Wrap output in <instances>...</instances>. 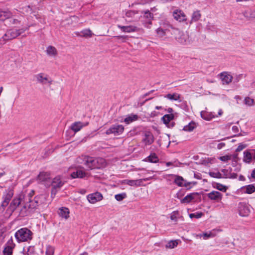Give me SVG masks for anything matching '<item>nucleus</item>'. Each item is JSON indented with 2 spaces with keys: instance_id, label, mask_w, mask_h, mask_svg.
<instances>
[{
  "instance_id": "1",
  "label": "nucleus",
  "mask_w": 255,
  "mask_h": 255,
  "mask_svg": "<svg viewBox=\"0 0 255 255\" xmlns=\"http://www.w3.org/2000/svg\"><path fill=\"white\" fill-rule=\"evenodd\" d=\"M15 237L19 243L28 242L32 238V232L26 228H23L17 231L15 233Z\"/></svg>"
},
{
  "instance_id": "2",
  "label": "nucleus",
  "mask_w": 255,
  "mask_h": 255,
  "mask_svg": "<svg viewBox=\"0 0 255 255\" xmlns=\"http://www.w3.org/2000/svg\"><path fill=\"white\" fill-rule=\"evenodd\" d=\"M29 27L30 26L26 28H21L20 29H9L7 30L2 37L1 39L5 42L7 41L15 38L20 34L23 33L25 30L28 29Z\"/></svg>"
},
{
  "instance_id": "3",
  "label": "nucleus",
  "mask_w": 255,
  "mask_h": 255,
  "mask_svg": "<svg viewBox=\"0 0 255 255\" xmlns=\"http://www.w3.org/2000/svg\"><path fill=\"white\" fill-rule=\"evenodd\" d=\"M243 161L248 164L255 162V149H248L243 152Z\"/></svg>"
},
{
  "instance_id": "4",
  "label": "nucleus",
  "mask_w": 255,
  "mask_h": 255,
  "mask_svg": "<svg viewBox=\"0 0 255 255\" xmlns=\"http://www.w3.org/2000/svg\"><path fill=\"white\" fill-rule=\"evenodd\" d=\"M195 159L198 160V163L205 166H210L216 162V160L215 157H209L207 155L201 154L198 155L195 157Z\"/></svg>"
},
{
  "instance_id": "5",
  "label": "nucleus",
  "mask_w": 255,
  "mask_h": 255,
  "mask_svg": "<svg viewBox=\"0 0 255 255\" xmlns=\"http://www.w3.org/2000/svg\"><path fill=\"white\" fill-rule=\"evenodd\" d=\"M124 131V127L123 126L118 124L112 125L106 131V134L109 135L114 134L115 135L121 134Z\"/></svg>"
},
{
  "instance_id": "6",
  "label": "nucleus",
  "mask_w": 255,
  "mask_h": 255,
  "mask_svg": "<svg viewBox=\"0 0 255 255\" xmlns=\"http://www.w3.org/2000/svg\"><path fill=\"white\" fill-rule=\"evenodd\" d=\"M173 18L180 22H186L187 17L184 11L180 9H175L172 12Z\"/></svg>"
},
{
  "instance_id": "7",
  "label": "nucleus",
  "mask_w": 255,
  "mask_h": 255,
  "mask_svg": "<svg viewBox=\"0 0 255 255\" xmlns=\"http://www.w3.org/2000/svg\"><path fill=\"white\" fill-rule=\"evenodd\" d=\"M63 184V183H62L61 178L59 176H57L53 179L51 184L52 187L51 191V196L52 198H54L55 194H56V189L61 187Z\"/></svg>"
},
{
  "instance_id": "8",
  "label": "nucleus",
  "mask_w": 255,
  "mask_h": 255,
  "mask_svg": "<svg viewBox=\"0 0 255 255\" xmlns=\"http://www.w3.org/2000/svg\"><path fill=\"white\" fill-rule=\"evenodd\" d=\"M148 178H144L136 180H128L125 179L121 181V183L123 184H127L130 186L138 187L142 185L143 181H147Z\"/></svg>"
},
{
  "instance_id": "9",
  "label": "nucleus",
  "mask_w": 255,
  "mask_h": 255,
  "mask_svg": "<svg viewBox=\"0 0 255 255\" xmlns=\"http://www.w3.org/2000/svg\"><path fill=\"white\" fill-rule=\"evenodd\" d=\"M14 192L12 189L8 188L6 189L3 195V200L1 203V206L5 207L8 204L9 201L13 196Z\"/></svg>"
},
{
  "instance_id": "10",
  "label": "nucleus",
  "mask_w": 255,
  "mask_h": 255,
  "mask_svg": "<svg viewBox=\"0 0 255 255\" xmlns=\"http://www.w3.org/2000/svg\"><path fill=\"white\" fill-rule=\"evenodd\" d=\"M87 200L91 204H95L98 202L101 201L103 198L102 194L98 192H96L89 194L87 197Z\"/></svg>"
},
{
  "instance_id": "11",
  "label": "nucleus",
  "mask_w": 255,
  "mask_h": 255,
  "mask_svg": "<svg viewBox=\"0 0 255 255\" xmlns=\"http://www.w3.org/2000/svg\"><path fill=\"white\" fill-rule=\"evenodd\" d=\"M209 199L215 202H220L223 198V195L217 191H212L207 194Z\"/></svg>"
},
{
  "instance_id": "12",
  "label": "nucleus",
  "mask_w": 255,
  "mask_h": 255,
  "mask_svg": "<svg viewBox=\"0 0 255 255\" xmlns=\"http://www.w3.org/2000/svg\"><path fill=\"white\" fill-rule=\"evenodd\" d=\"M35 78L38 82L42 84H45L46 83L51 84L52 82L51 79L47 75L43 73H40L36 75Z\"/></svg>"
},
{
  "instance_id": "13",
  "label": "nucleus",
  "mask_w": 255,
  "mask_h": 255,
  "mask_svg": "<svg viewBox=\"0 0 255 255\" xmlns=\"http://www.w3.org/2000/svg\"><path fill=\"white\" fill-rule=\"evenodd\" d=\"M219 76L223 84H229L233 80L232 74L228 72H223L219 75Z\"/></svg>"
},
{
  "instance_id": "14",
  "label": "nucleus",
  "mask_w": 255,
  "mask_h": 255,
  "mask_svg": "<svg viewBox=\"0 0 255 255\" xmlns=\"http://www.w3.org/2000/svg\"><path fill=\"white\" fill-rule=\"evenodd\" d=\"M15 247L12 240H9L5 245V247L3 251V255H12L13 249Z\"/></svg>"
},
{
  "instance_id": "15",
  "label": "nucleus",
  "mask_w": 255,
  "mask_h": 255,
  "mask_svg": "<svg viewBox=\"0 0 255 255\" xmlns=\"http://www.w3.org/2000/svg\"><path fill=\"white\" fill-rule=\"evenodd\" d=\"M95 160L96 158L90 156H84L83 161L84 164L89 169H95Z\"/></svg>"
},
{
  "instance_id": "16",
  "label": "nucleus",
  "mask_w": 255,
  "mask_h": 255,
  "mask_svg": "<svg viewBox=\"0 0 255 255\" xmlns=\"http://www.w3.org/2000/svg\"><path fill=\"white\" fill-rule=\"evenodd\" d=\"M88 122L82 123L81 122H76L71 125L70 128L73 131L77 132L80 131L83 127L88 126Z\"/></svg>"
},
{
  "instance_id": "17",
  "label": "nucleus",
  "mask_w": 255,
  "mask_h": 255,
  "mask_svg": "<svg viewBox=\"0 0 255 255\" xmlns=\"http://www.w3.org/2000/svg\"><path fill=\"white\" fill-rule=\"evenodd\" d=\"M58 214L60 217L67 220L70 217L69 209L66 207H61L58 210Z\"/></svg>"
},
{
  "instance_id": "18",
  "label": "nucleus",
  "mask_w": 255,
  "mask_h": 255,
  "mask_svg": "<svg viewBox=\"0 0 255 255\" xmlns=\"http://www.w3.org/2000/svg\"><path fill=\"white\" fill-rule=\"evenodd\" d=\"M89 174L88 172H85L83 170H77L76 171L73 172L71 174V177L72 178H82L85 177H89Z\"/></svg>"
},
{
  "instance_id": "19",
  "label": "nucleus",
  "mask_w": 255,
  "mask_h": 255,
  "mask_svg": "<svg viewBox=\"0 0 255 255\" xmlns=\"http://www.w3.org/2000/svg\"><path fill=\"white\" fill-rule=\"evenodd\" d=\"M21 202L20 198H14L8 208V210L10 212H13L18 207Z\"/></svg>"
},
{
  "instance_id": "20",
  "label": "nucleus",
  "mask_w": 255,
  "mask_h": 255,
  "mask_svg": "<svg viewBox=\"0 0 255 255\" xmlns=\"http://www.w3.org/2000/svg\"><path fill=\"white\" fill-rule=\"evenodd\" d=\"M45 52L48 56L52 58H55L58 55L57 49L51 45H49L46 47Z\"/></svg>"
},
{
  "instance_id": "21",
  "label": "nucleus",
  "mask_w": 255,
  "mask_h": 255,
  "mask_svg": "<svg viewBox=\"0 0 255 255\" xmlns=\"http://www.w3.org/2000/svg\"><path fill=\"white\" fill-rule=\"evenodd\" d=\"M172 176L174 179V183L175 184L180 187H187L188 185L182 177L176 175H173Z\"/></svg>"
},
{
  "instance_id": "22",
  "label": "nucleus",
  "mask_w": 255,
  "mask_h": 255,
  "mask_svg": "<svg viewBox=\"0 0 255 255\" xmlns=\"http://www.w3.org/2000/svg\"><path fill=\"white\" fill-rule=\"evenodd\" d=\"M118 27L121 29L123 32L126 33L133 32L137 30V28L134 25L122 26L118 25Z\"/></svg>"
},
{
  "instance_id": "23",
  "label": "nucleus",
  "mask_w": 255,
  "mask_h": 255,
  "mask_svg": "<svg viewBox=\"0 0 255 255\" xmlns=\"http://www.w3.org/2000/svg\"><path fill=\"white\" fill-rule=\"evenodd\" d=\"M200 114L201 118L206 121H210L213 118L218 117L217 116L214 115L213 113L208 112L206 111H201Z\"/></svg>"
},
{
  "instance_id": "24",
  "label": "nucleus",
  "mask_w": 255,
  "mask_h": 255,
  "mask_svg": "<svg viewBox=\"0 0 255 255\" xmlns=\"http://www.w3.org/2000/svg\"><path fill=\"white\" fill-rule=\"evenodd\" d=\"M143 140L146 145L152 144L154 141V137L152 133L149 131L146 132Z\"/></svg>"
},
{
  "instance_id": "25",
  "label": "nucleus",
  "mask_w": 255,
  "mask_h": 255,
  "mask_svg": "<svg viewBox=\"0 0 255 255\" xmlns=\"http://www.w3.org/2000/svg\"><path fill=\"white\" fill-rule=\"evenodd\" d=\"M75 34L78 36L91 37L93 33L90 29H85L81 31L75 32Z\"/></svg>"
},
{
  "instance_id": "26",
  "label": "nucleus",
  "mask_w": 255,
  "mask_h": 255,
  "mask_svg": "<svg viewBox=\"0 0 255 255\" xmlns=\"http://www.w3.org/2000/svg\"><path fill=\"white\" fill-rule=\"evenodd\" d=\"M12 16V13L8 9H0V20H4L10 18Z\"/></svg>"
},
{
  "instance_id": "27",
  "label": "nucleus",
  "mask_w": 255,
  "mask_h": 255,
  "mask_svg": "<svg viewBox=\"0 0 255 255\" xmlns=\"http://www.w3.org/2000/svg\"><path fill=\"white\" fill-rule=\"evenodd\" d=\"M50 179V173L47 172H41L37 176V179L40 182H44Z\"/></svg>"
},
{
  "instance_id": "28",
  "label": "nucleus",
  "mask_w": 255,
  "mask_h": 255,
  "mask_svg": "<svg viewBox=\"0 0 255 255\" xmlns=\"http://www.w3.org/2000/svg\"><path fill=\"white\" fill-rule=\"evenodd\" d=\"M107 162L106 160L103 158H96L95 169H100L106 167Z\"/></svg>"
},
{
  "instance_id": "29",
  "label": "nucleus",
  "mask_w": 255,
  "mask_h": 255,
  "mask_svg": "<svg viewBox=\"0 0 255 255\" xmlns=\"http://www.w3.org/2000/svg\"><path fill=\"white\" fill-rule=\"evenodd\" d=\"M212 186L213 188L223 192H226L228 190V187L219 183L213 182L212 183Z\"/></svg>"
},
{
  "instance_id": "30",
  "label": "nucleus",
  "mask_w": 255,
  "mask_h": 255,
  "mask_svg": "<svg viewBox=\"0 0 255 255\" xmlns=\"http://www.w3.org/2000/svg\"><path fill=\"white\" fill-rule=\"evenodd\" d=\"M241 190L244 193L252 194L255 192V186L253 184H250L242 187L241 188Z\"/></svg>"
},
{
  "instance_id": "31",
  "label": "nucleus",
  "mask_w": 255,
  "mask_h": 255,
  "mask_svg": "<svg viewBox=\"0 0 255 255\" xmlns=\"http://www.w3.org/2000/svg\"><path fill=\"white\" fill-rule=\"evenodd\" d=\"M138 116L136 115L130 114L127 116V117L124 119V122L127 125H128L133 122L138 120Z\"/></svg>"
},
{
  "instance_id": "32",
  "label": "nucleus",
  "mask_w": 255,
  "mask_h": 255,
  "mask_svg": "<svg viewBox=\"0 0 255 255\" xmlns=\"http://www.w3.org/2000/svg\"><path fill=\"white\" fill-rule=\"evenodd\" d=\"M250 212L248 206L245 205H242L239 207V214L241 216H248Z\"/></svg>"
},
{
  "instance_id": "33",
  "label": "nucleus",
  "mask_w": 255,
  "mask_h": 255,
  "mask_svg": "<svg viewBox=\"0 0 255 255\" xmlns=\"http://www.w3.org/2000/svg\"><path fill=\"white\" fill-rule=\"evenodd\" d=\"M198 124L195 122L192 121L188 125L184 127L183 129L184 131L190 132L197 128Z\"/></svg>"
},
{
  "instance_id": "34",
  "label": "nucleus",
  "mask_w": 255,
  "mask_h": 255,
  "mask_svg": "<svg viewBox=\"0 0 255 255\" xmlns=\"http://www.w3.org/2000/svg\"><path fill=\"white\" fill-rule=\"evenodd\" d=\"M164 98H166L171 101H178L179 102L181 101L180 99V95L176 93H174L173 94H168L164 96Z\"/></svg>"
},
{
  "instance_id": "35",
  "label": "nucleus",
  "mask_w": 255,
  "mask_h": 255,
  "mask_svg": "<svg viewBox=\"0 0 255 255\" xmlns=\"http://www.w3.org/2000/svg\"><path fill=\"white\" fill-rule=\"evenodd\" d=\"M201 17V14L199 10H196L193 12L191 16V19L190 21V23L191 24L193 22H197Z\"/></svg>"
},
{
  "instance_id": "36",
  "label": "nucleus",
  "mask_w": 255,
  "mask_h": 255,
  "mask_svg": "<svg viewBox=\"0 0 255 255\" xmlns=\"http://www.w3.org/2000/svg\"><path fill=\"white\" fill-rule=\"evenodd\" d=\"M145 161H148L152 163L158 162L159 159L158 156L155 153H152L147 157L144 160Z\"/></svg>"
},
{
  "instance_id": "37",
  "label": "nucleus",
  "mask_w": 255,
  "mask_h": 255,
  "mask_svg": "<svg viewBox=\"0 0 255 255\" xmlns=\"http://www.w3.org/2000/svg\"><path fill=\"white\" fill-rule=\"evenodd\" d=\"M244 16L249 19L255 18V11L252 10H246L243 13Z\"/></svg>"
},
{
  "instance_id": "38",
  "label": "nucleus",
  "mask_w": 255,
  "mask_h": 255,
  "mask_svg": "<svg viewBox=\"0 0 255 255\" xmlns=\"http://www.w3.org/2000/svg\"><path fill=\"white\" fill-rule=\"evenodd\" d=\"M216 236L215 231L213 230L209 232H206L200 235V237H202L204 240H207L210 238H213Z\"/></svg>"
},
{
  "instance_id": "39",
  "label": "nucleus",
  "mask_w": 255,
  "mask_h": 255,
  "mask_svg": "<svg viewBox=\"0 0 255 255\" xmlns=\"http://www.w3.org/2000/svg\"><path fill=\"white\" fill-rule=\"evenodd\" d=\"M174 116L172 114H167L164 115L162 118V120L164 124L167 125L169 122L173 119Z\"/></svg>"
},
{
  "instance_id": "40",
  "label": "nucleus",
  "mask_w": 255,
  "mask_h": 255,
  "mask_svg": "<svg viewBox=\"0 0 255 255\" xmlns=\"http://www.w3.org/2000/svg\"><path fill=\"white\" fill-rule=\"evenodd\" d=\"M178 244V242L177 240H172L168 242V243L166 245V248L169 249H173L177 247Z\"/></svg>"
},
{
  "instance_id": "41",
  "label": "nucleus",
  "mask_w": 255,
  "mask_h": 255,
  "mask_svg": "<svg viewBox=\"0 0 255 255\" xmlns=\"http://www.w3.org/2000/svg\"><path fill=\"white\" fill-rule=\"evenodd\" d=\"M180 213L178 211H173L170 215V219L173 221H177L178 219L180 217Z\"/></svg>"
},
{
  "instance_id": "42",
  "label": "nucleus",
  "mask_w": 255,
  "mask_h": 255,
  "mask_svg": "<svg viewBox=\"0 0 255 255\" xmlns=\"http://www.w3.org/2000/svg\"><path fill=\"white\" fill-rule=\"evenodd\" d=\"M193 199H194L193 195L192 194H190L187 195L183 199H182L181 200V202L182 203H189Z\"/></svg>"
},
{
  "instance_id": "43",
  "label": "nucleus",
  "mask_w": 255,
  "mask_h": 255,
  "mask_svg": "<svg viewBox=\"0 0 255 255\" xmlns=\"http://www.w3.org/2000/svg\"><path fill=\"white\" fill-rule=\"evenodd\" d=\"M204 215V213L200 212H196L194 213H191L189 214V217L190 218H196L199 219L201 218Z\"/></svg>"
},
{
  "instance_id": "44",
  "label": "nucleus",
  "mask_w": 255,
  "mask_h": 255,
  "mask_svg": "<svg viewBox=\"0 0 255 255\" xmlns=\"http://www.w3.org/2000/svg\"><path fill=\"white\" fill-rule=\"evenodd\" d=\"M127 197L126 193H122L121 194H116L115 196V199L118 201H121Z\"/></svg>"
},
{
  "instance_id": "45",
  "label": "nucleus",
  "mask_w": 255,
  "mask_h": 255,
  "mask_svg": "<svg viewBox=\"0 0 255 255\" xmlns=\"http://www.w3.org/2000/svg\"><path fill=\"white\" fill-rule=\"evenodd\" d=\"M54 253V248L51 246H48L46 248V255H53Z\"/></svg>"
},
{
  "instance_id": "46",
  "label": "nucleus",
  "mask_w": 255,
  "mask_h": 255,
  "mask_svg": "<svg viewBox=\"0 0 255 255\" xmlns=\"http://www.w3.org/2000/svg\"><path fill=\"white\" fill-rule=\"evenodd\" d=\"M245 104L248 106H252L254 105V100L250 97H246L244 100Z\"/></svg>"
},
{
  "instance_id": "47",
  "label": "nucleus",
  "mask_w": 255,
  "mask_h": 255,
  "mask_svg": "<svg viewBox=\"0 0 255 255\" xmlns=\"http://www.w3.org/2000/svg\"><path fill=\"white\" fill-rule=\"evenodd\" d=\"M209 175L214 178H220L221 176V173L219 171H210L209 173Z\"/></svg>"
},
{
  "instance_id": "48",
  "label": "nucleus",
  "mask_w": 255,
  "mask_h": 255,
  "mask_svg": "<svg viewBox=\"0 0 255 255\" xmlns=\"http://www.w3.org/2000/svg\"><path fill=\"white\" fill-rule=\"evenodd\" d=\"M156 33L158 36L160 37H162L165 35V30L161 28H158L156 29Z\"/></svg>"
},
{
  "instance_id": "49",
  "label": "nucleus",
  "mask_w": 255,
  "mask_h": 255,
  "mask_svg": "<svg viewBox=\"0 0 255 255\" xmlns=\"http://www.w3.org/2000/svg\"><path fill=\"white\" fill-rule=\"evenodd\" d=\"M40 197H35L34 198V202L35 205L33 204V202H31L30 206H33L34 208L37 206H38L39 204L41 203V201L40 200Z\"/></svg>"
},
{
  "instance_id": "50",
  "label": "nucleus",
  "mask_w": 255,
  "mask_h": 255,
  "mask_svg": "<svg viewBox=\"0 0 255 255\" xmlns=\"http://www.w3.org/2000/svg\"><path fill=\"white\" fill-rule=\"evenodd\" d=\"M219 159L224 162H227L231 159V155H226L220 156Z\"/></svg>"
},
{
  "instance_id": "51",
  "label": "nucleus",
  "mask_w": 255,
  "mask_h": 255,
  "mask_svg": "<svg viewBox=\"0 0 255 255\" xmlns=\"http://www.w3.org/2000/svg\"><path fill=\"white\" fill-rule=\"evenodd\" d=\"M247 147V145L245 144L240 143L238 147L237 148L236 151L237 152H240L243 150L244 148H245Z\"/></svg>"
},
{
  "instance_id": "52",
  "label": "nucleus",
  "mask_w": 255,
  "mask_h": 255,
  "mask_svg": "<svg viewBox=\"0 0 255 255\" xmlns=\"http://www.w3.org/2000/svg\"><path fill=\"white\" fill-rule=\"evenodd\" d=\"M153 0H137V3L139 4H144L150 2Z\"/></svg>"
},
{
  "instance_id": "53",
  "label": "nucleus",
  "mask_w": 255,
  "mask_h": 255,
  "mask_svg": "<svg viewBox=\"0 0 255 255\" xmlns=\"http://www.w3.org/2000/svg\"><path fill=\"white\" fill-rule=\"evenodd\" d=\"M135 14H136V12H135V11H133V10H129V11H128L126 13V15H127V16H128V17H132V16H133Z\"/></svg>"
},
{
  "instance_id": "54",
  "label": "nucleus",
  "mask_w": 255,
  "mask_h": 255,
  "mask_svg": "<svg viewBox=\"0 0 255 255\" xmlns=\"http://www.w3.org/2000/svg\"><path fill=\"white\" fill-rule=\"evenodd\" d=\"M145 16H146L147 18H153V15L149 12L148 11L145 12Z\"/></svg>"
},
{
  "instance_id": "55",
  "label": "nucleus",
  "mask_w": 255,
  "mask_h": 255,
  "mask_svg": "<svg viewBox=\"0 0 255 255\" xmlns=\"http://www.w3.org/2000/svg\"><path fill=\"white\" fill-rule=\"evenodd\" d=\"M225 146V143L224 142H221L218 144L217 145V148L218 149H221L222 148H223Z\"/></svg>"
},
{
  "instance_id": "56",
  "label": "nucleus",
  "mask_w": 255,
  "mask_h": 255,
  "mask_svg": "<svg viewBox=\"0 0 255 255\" xmlns=\"http://www.w3.org/2000/svg\"><path fill=\"white\" fill-rule=\"evenodd\" d=\"M232 130L235 133H237L239 131V128L238 127L234 126L232 127Z\"/></svg>"
},
{
  "instance_id": "57",
  "label": "nucleus",
  "mask_w": 255,
  "mask_h": 255,
  "mask_svg": "<svg viewBox=\"0 0 255 255\" xmlns=\"http://www.w3.org/2000/svg\"><path fill=\"white\" fill-rule=\"evenodd\" d=\"M251 177L255 179V168L252 171Z\"/></svg>"
},
{
  "instance_id": "58",
  "label": "nucleus",
  "mask_w": 255,
  "mask_h": 255,
  "mask_svg": "<svg viewBox=\"0 0 255 255\" xmlns=\"http://www.w3.org/2000/svg\"><path fill=\"white\" fill-rule=\"evenodd\" d=\"M178 41H179V42H180V43H183V42H185V40H183V39H181V38H178Z\"/></svg>"
},
{
  "instance_id": "59",
  "label": "nucleus",
  "mask_w": 255,
  "mask_h": 255,
  "mask_svg": "<svg viewBox=\"0 0 255 255\" xmlns=\"http://www.w3.org/2000/svg\"><path fill=\"white\" fill-rule=\"evenodd\" d=\"M173 163L171 162H167L166 163V165L167 166H169L170 165H172Z\"/></svg>"
},
{
  "instance_id": "60",
  "label": "nucleus",
  "mask_w": 255,
  "mask_h": 255,
  "mask_svg": "<svg viewBox=\"0 0 255 255\" xmlns=\"http://www.w3.org/2000/svg\"><path fill=\"white\" fill-rule=\"evenodd\" d=\"M223 114V111L221 109L219 110V112H218V115L219 116H221Z\"/></svg>"
},
{
  "instance_id": "61",
  "label": "nucleus",
  "mask_w": 255,
  "mask_h": 255,
  "mask_svg": "<svg viewBox=\"0 0 255 255\" xmlns=\"http://www.w3.org/2000/svg\"><path fill=\"white\" fill-rule=\"evenodd\" d=\"M155 109L157 110H162L163 108L161 106H156Z\"/></svg>"
},
{
  "instance_id": "62",
  "label": "nucleus",
  "mask_w": 255,
  "mask_h": 255,
  "mask_svg": "<svg viewBox=\"0 0 255 255\" xmlns=\"http://www.w3.org/2000/svg\"><path fill=\"white\" fill-rule=\"evenodd\" d=\"M5 174L4 172H0V179Z\"/></svg>"
},
{
  "instance_id": "63",
  "label": "nucleus",
  "mask_w": 255,
  "mask_h": 255,
  "mask_svg": "<svg viewBox=\"0 0 255 255\" xmlns=\"http://www.w3.org/2000/svg\"><path fill=\"white\" fill-rule=\"evenodd\" d=\"M236 0L237 2H240V1H248L249 0Z\"/></svg>"
},
{
  "instance_id": "64",
  "label": "nucleus",
  "mask_w": 255,
  "mask_h": 255,
  "mask_svg": "<svg viewBox=\"0 0 255 255\" xmlns=\"http://www.w3.org/2000/svg\"><path fill=\"white\" fill-rule=\"evenodd\" d=\"M88 253L87 252H84L82 254H80V255H88Z\"/></svg>"
}]
</instances>
